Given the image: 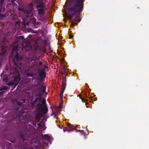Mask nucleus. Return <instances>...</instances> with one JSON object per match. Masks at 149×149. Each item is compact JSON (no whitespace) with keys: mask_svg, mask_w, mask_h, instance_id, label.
<instances>
[{"mask_svg":"<svg viewBox=\"0 0 149 149\" xmlns=\"http://www.w3.org/2000/svg\"><path fill=\"white\" fill-rule=\"evenodd\" d=\"M17 41L14 42L12 45L13 47L12 54L13 55H14L15 54L13 61L17 67L21 70L24 69V70H25L26 67H32L34 66V64L33 63L35 62V59L33 60L31 58H28L27 59V62L26 63L23 64L21 63V62L22 61L23 58L21 56H19L18 55L17 48L19 43L20 42H22V49L24 48L28 51L31 49V46L30 45L29 43L27 44V42L23 43L24 41V40L23 36L17 37Z\"/></svg>","mask_w":149,"mask_h":149,"instance_id":"f257e3e1","label":"nucleus"},{"mask_svg":"<svg viewBox=\"0 0 149 149\" xmlns=\"http://www.w3.org/2000/svg\"><path fill=\"white\" fill-rule=\"evenodd\" d=\"M83 0H70L68 4L64 6V12L67 14L68 18L72 22V25L74 26L76 22L81 19H77L82 10ZM67 2H66V4Z\"/></svg>","mask_w":149,"mask_h":149,"instance_id":"f03ea898","label":"nucleus"},{"mask_svg":"<svg viewBox=\"0 0 149 149\" xmlns=\"http://www.w3.org/2000/svg\"><path fill=\"white\" fill-rule=\"evenodd\" d=\"M18 9L19 11H22L26 16V18L24 19L22 18L24 23L28 26H33L34 28H36V25L38 23L36 22V20L33 18V9L32 4L31 3L29 5L27 8L26 6L23 5L20 6Z\"/></svg>","mask_w":149,"mask_h":149,"instance_id":"7ed1b4c3","label":"nucleus"},{"mask_svg":"<svg viewBox=\"0 0 149 149\" xmlns=\"http://www.w3.org/2000/svg\"><path fill=\"white\" fill-rule=\"evenodd\" d=\"M45 103V100L42 99L37 105V113L35 117V119L37 121H38L40 118L47 113Z\"/></svg>","mask_w":149,"mask_h":149,"instance_id":"20e7f679","label":"nucleus"},{"mask_svg":"<svg viewBox=\"0 0 149 149\" xmlns=\"http://www.w3.org/2000/svg\"><path fill=\"white\" fill-rule=\"evenodd\" d=\"M36 7L38 13L42 15H44L45 11L47 10L45 3L43 0H36Z\"/></svg>","mask_w":149,"mask_h":149,"instance_id":"39448f33","label":"nucleus"},{"mask_svg":"<svg viewBox=\"0 0 149 149\" xmlns=\"http://www.w3.org/2000/svg\"><path fill=\"white\" fill-rule=\"evenodd\" d=\"M47 69V67L46 65H44V68H42V69L39 70L40 72V73L39 74V76L40 77L41 80L45 78L46 73L45 72V71Z\"/></svg>","mask_w":149,"mask_h":149,"instance_id":"423d86ee","label":"nucleus"},{"mask_svg":"<svg viewBox=\"0 0 149 149\" xmlns=\"http://www.w3.org/2000/svg\"><path fill=\"white\" fill-rule=\"evenodd\" d=\"M46 41L45 40H42L40 37H38L35 40V43L38 47L40 46L41 44L45 45Z\"/></svg>","mask_w":149,"mask_h":149,"instance_id":"0eeeda50","label":"nucleus"},{"mask_svg":"<svg viewBox=\"0 0 149 149\" xmlns=\"http://www.w3.org/2000/svg\"><path fill=\"white\" fill-rule=\"evenodd\" d=\"M19 79L18 78H15L14 79L13 81L10 82L8 83L7 84L8 85H15V86H16L19 83Z\"/></svg>","mask_w":149,"mask_h":149,"instance_id":"6e6552de","label":"nucleus"},{"mask_svg":"<svg viewBox=\"0 0 149 149\" xmlns=\"http://www.w3.org/2000/svg\"><path fill=\"white\" fill-rule=\"evenodd\" d=\"M7 47L4 46H3L1 48V49H0V57L1 55L4 54L6 51Z\"/></svg>","mask_w":149,"mask_h":149,"instance_id":"1a4fd4ad","label":"nucleus"},{"mask_svg":"<svg viewBox=\"0 0 149 149\" xmlns=\"http://www.w3.org/2000/svg\"><path fill=\"white\" fill-rule=\"evenodd\" d=\"M38 87L39 88V90L42 93H44L45 91V87L44 86L42 85H40L39 86L38 84Z\"/></svg>","mask_w":149,"mask_h":149,"instance_id":"9d476101","label":"nucleus"},{"mask_svg":"<svg viewBox=\"0 0 149 149\" xmlns=\"http://www.w3.org/2000/svg\"><path fill=\"white\" fill-rule=\"evenodd\" d=\"M63 87L62 88V90L59 95V97L61 98H62L63 97V93L65 89V86H64V84H63Z\"/></svg>","mask_w":149,"mask_h":149,"instance_id":"9b49d317","label":"nucleus"},{"mask_svg":"<svg viewBox=\"0 0 149 149\" xmlns=\"http://www.w3.org/2000/svg\"><path fill=\"white\" fill-rule=\"evenodd\" d=\"M42 138L43 139L46 140H49L50 139V137L47 135H45L44 136L42 135Z\"/></svg>","mask_w":149,"mask_h":149,"instance_id":"f8f14e48","label":"nucleus"},{"mask_svg":"<svg viewBox=\"0 0 149 149\" xmlns=\"http://www.w3.org/2000/svg\"><path fill=\"white\" fill-rule=\"evenodd\" d=\"M28 133H29V131H26V132L24 134H21V136L22 137V139H24V138L23 137V136H28Z\"/></svg>","mask_w":149,"mask_h":149,"instance_id":"ddd939ff","label":"nucleus"},{"mask_svg":"<svg viewBox=\"0 0 149 149\" xmlns=\"http://www.w3.org/2000/svg\"><path fill=\"white\" fill-rule=\"evenodd\" d=\"M39 64L40 66L39 70L42 69V68H44V66L45 65H42V63L41 62H39Z\"/></svg>","mask_w":149,"mask_h":149,"instance_id":"4468645a","label":"nucleus"},{"mask_svg":"<svg viewBox=\"0 0 149 149\" xmlns=\"http://www.w3.org/2000/svg\"><path fill=\"white\" fill-rule=\"evenodd\" d=\"M8 88V87L7 86H4V87L2 88L1 90H0V91H5Z\"/></svg>","mask_w":149,"mask_h":149,"instance_id":"2eb2a0df","label":"nucleus"},{"mask_svg":"<svg viewBox=\"0 0 149 149\" xmlns=\"http://www.w3.org/2000/svg\"><path fill=\"white\" fill-rule=\"evenodd\" d=\"M80 98L81 99L82 101L83 102H85V101H86L87 100V99H86L85 98H83L82 97H81L80 96Z\"/></svg>","mask_w":149,"mask_h":149,"instance_id":"dca6fc26","label":"nucleus"},{"mask_svg":"<svg viewBox=\"0 0 149 149\" xmlns=\"http://www.w3.org/2000/svg\"><path fill=\"white\" fill-rule=\"evenodd\" d=\"M0 0V5L1 7H2L3 4V3L4 0Z\"/></svg>","mask_w":149,"mask_h":149,"instance_id":"f3484780","label":"nucleus"},{"mask_svg":"<svg viewBox=\"0 0 149 149\" xmlns=\"http://www.w3.org/2000/svg\"><path fill=\"white\" fill-rule=\"evenodd\" d=\"M62 106V104H60L59 106L58 109L59 110L61 108V107Z\"/></svg>","mask_w":149,"mask_h":149,"instance_id":"a211bd4d","label":"nucleus"},{"mask_svg":"<svg viewBox=\"0 0 149 149\" xmlns=\"http://www.w3.org/2000/svg\"><path fill=\"white\" fill-rule=\"evenodd\" d=\"M20 22V21H19V22H17L16 23V25H18L19 26V23Z\"/></svg>","mask_w":149,"mask_h":149,"instance_id":"6ab92c4d","label":"nucleus"},{"mask_svg":"<svg viewBox=\"0 0 149 149\" xmlns=\"http://www.w3.org/2000/svg\"><path fill=\"white\" fill-rule=\"evenodd\" d=\"M63 131H64V132H65V131H68V130H66V129H63ZM70 131H71V130H68V132H70Z\"/></svg>","mask_w":149,"mask_h":149,"instance_id":"aec40b11","label":"nucleus"},{"mask_svg":"<svg viewBox=\"0 0 149 149\" xmlns=\"http://www.w3.org/2000/svg\"><path fill=\"white\" fill-rule=\"evenodd\" d=\"M73 37V36L72 35H69V38H72Z\"/></svg>","mask_w":149,"mask_h":149,"instance_id":"412c9836","label":"nucleus"},{"mask_svg":"<svg viewBox=\"0 0 149 149\" xmlns=\"http://www.w3.org/2000/svg\"><path fill=\"white\" fill-rule=\"evenodd\" d=\"M9 1H10V0H9ZM16 0H11V2L13 3Z\"/></svg>","mask_w":149,"mask_h":149,"instance_id":"4be33fe9","label":"nucleus"},{"mask_svg":"<svg viewBox=\"0 0 149 149\" xmlns=\"http://www.w3.org/2000/svg\"><path fill=\"white\" fill-rule=\"evenodd\" d=\"M38 126L40 127H41V124L40 123H38Z\"/></svg>","mask_w":149,"mask_h":149,"instance_id":"5701e85b","label":"nucleus"},{"mask_svg":"<svg viewBox=\"0 0 149 149\" xmlns=\"http://www.w3.org/2000/svg\"><path fill=\"white\" fill-rule=\"evenodd\" d=\"M2 92H0V96H1L2 95Z\"/></svg>","mask_w":149,"mask_h":149,"instance_id":"b1692460","label":"nucleus"},{"mask_svg":"<svg viewBox=\"0 0 149 149\" xmlns=\"http://www.w3.org/2000/svg\"><path fill=\"white\" fill-rule=\"evenodd\" d=\"M68 126L70 127H72V125H70V124H69V125H68Z\"/></svg>","mask_w":149,"mask_h":149,"instance_id":"393cba45","label":"nucleus"},{"mask_svg":"<svg viewBox=\"0 0 149 149\" xmlns=\"http://www.w3.org/2000/svg\"><path fill=\"white\" fill-rule=\"evenodd\" d=\"M13 19H16V17L15 16L14 17H13Z\"/></svg>","mask_w":149,"mask_h":149,"instance_id":"a878e982","label":"nucleus"},{"mask_svg":"<svg viewBox=\"0 0 149 149\" xmlns=\"http://www.w3.org/2000/svg\"><path fill=\"white\" fill-rule=\"evenodd\" d=\"M59 113V111H58L57 112V115H58V114Z\"/></svg>","mask_w":149,"mask_h":149,"instance_id":"bb28decb","label":"nucleus"},{"mask_svg":"<svg viewBox=\"0 0 149 149\" xmlns=\"http://www.w3.org/2000/svg\"><path fill=\"white\" fill-rule=\"evenodd\" d=\"M78 131H80V132H83V131H81V130H79Z\"/></svg>","mask_w":149,"mask_h":149,"instance_id":"cd10ccee","label":"nucleus"},{"mask_svg":"<svg viewBox=\"0 0 149 149\" xmlns=\"http://www.w3.org/2000/svg\"><path fill=\"white\" fill-rule=\"evenodd\" d=\"M17 104L19 105L20 104V103L19 102H17Z\"/></svg>","mask_w":149,"mask_h":149,"instance_id":"c85d7f7f","label":"nucleus"},{"mask_svg":"<svg viewBox=\"0 0 149 149\" xmlns=\"http://www.w3.org/2000/svg\"><path fill=\"white\" fill-rule=\"evenodd\" d=\"M29 127H31V125H29Z\"/></svg>","mask_w":149,"mask_h":149,"instance_id":"c756f323","label":"nucleus"},{"mask_svg":"<svg viewBox=\"0 0 149 149\" xmlns=\"http://www.w3.org/2000/svg\"><path fill=\"white\" fill-rule=\"evenodd\" d=\"M24 101H23V102H22V103H24Z\"/></svg>","mask_w":149,"mask_h":149,"instance_id":"7c9ffc66","label":"nucleus"},{"mask_svg":"<svg viewBox=\"0 0 149 149\" xmlns=\"http://www.w3.org/2000/svg\"><path fill=\"white\" fill-rule=\"evenodd\" d=\"M1 38V36H0V38ZM0 41H1V40H0Z\"/></svg>","mask_w":149,"mask_h":149,"instance_id":"2f4dec72","label":"nucleus"}]
</instances>
